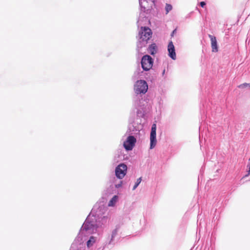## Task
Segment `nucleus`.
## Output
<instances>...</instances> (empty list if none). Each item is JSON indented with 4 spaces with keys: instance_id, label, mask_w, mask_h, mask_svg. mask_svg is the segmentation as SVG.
Segmentation results:
<instances>
[{
    "instance_id": "1",
    "label": "nucleus",
    "mask_w": 250,
    "mask_h": 250,
    "mask_svg": "<svg viewBox=\"0 0 250 250\" xmlns=\"http://www.w3.org/2000/svg\"><path fill=\"white\" fill-rule=\"evenodd\" d=\"M106 211L107 208L103 205L96 204L93 207L72 244L71 250H73L76 244L81 243L83 236L95 233L98 228L101 227L107 223Z\"/></svg>"
},
{
    "instance_id": "2",
    "label": "nucleus",
    "mask_w": 250,
    "mask_h": 250,
    "mask_svg": "<svg viewBox=\"0 0 250 250\" xmlns=\"http://www.w3.org/2000/svg\"><path fill=\"white\" fill-rule=\"evenodd\" d=\"M147 21V18L144 15V13H140V16L137 21L138 27H141V30L139 33V39L137 43V51L138 54H143L146 50V45L148 41L152 37V31L151 29L146 26H142V21Z\"/></svg>"
},
{
    "instance_id": "3",
    "label": "nucleus",
    "mask_w": 250,
    "mask_h": 250,
    "mask_svg": "<svg viewBox=\"0 0 250 250\" xmlns=\"http://www.w3.org/2000/svg\"><path fill=\"white\" fill-rule=\"evenodd\" d=\"M134 91L136 94H145L148 90V85L145 80H138L134 84Z\"/></svg>"
},
{
    "instance_id": "4",
    "label": "nucleus",
    "mask_w": 250,
    "mask_h": 250,
    "mask_svg": "<svg viewBox=\"0 0 250 250\" xmlns=\"http://www.w3.org/2000/svg\"><path fill=\"white\" fill-rule=\"evenodd\" d=\"M153 60L151 56L148 55H144L141 60V65L144 71H149L152 68Z\"/></svg>"
},
{
    "instance_id": "5",
    "label": "nucleus",
    "mask_w": 250,
    "mask_h": 250,
    "mask_svg": "<svg viewBox=\"0 0 250 250\" xmlns=\"http://www.w3.org/2000/svg\"><path fill=\"white\" fill-rule=\"evenodd\" d=\"M127 166L124 164H119L115 169L116 176L120 179H123L126 173Z\"/></svg>"
},
{
    "instance_id": "6",
    "label": "nucleus",
    "mask_w": 250,
    "mask_h": 250,
    "mask_svg": "<svg viewBox=\"0 0 250 250\" xmlns=\"http://www.w3.org/2000/svg\"><path fill=\"white\" fill-rule=\"evenodd\" d=\"M150 149H153L156 145V125L153 124L152 125L150 135Z\"/></svg>"
},
{
    "instance_id": "7",
    "label": "nucleus",
    "mask_w": 250,
    "mask_h": 250,
    "mask_svg": "<svg viewBox=\"0 0 250 250\" xmlns=\"http://www.w3.org/2000/svg\"><path fill=\"white\" fill-rule=\"evenodd\" d=\"M136 139L132 135H129L124 143L125 148L127 150H131L135 146Z\"/></svg>"
},
{
    "instance_id": "8",
    "label": "nucleus",
    "mask_w": 250,
    "mask_h": 250,
    "mask_svg": "<svg viewBox=\"0 0 250 250\" xmlns=\"http://www.w3.org/2000/svg\"><path fill=\"white\" fill-rule=\"evenodd\" d=\"M139 4L140 6L141 13H145L146 11H148L149 8L148 7H146V5L148 2V1H150L153 5L155 4V2L156 0H139Z\"/></svg>"
},
{
    "instance_id": "9",
    "label": "nucleus",
    "mask_w": 250,
    "mask_h": 250,
    "mask_svg": "<svg viewBox=\"0 0 250 250\" xmlns=\"http://www.w3.org/2000/svg\"><path fill=\"white\" fill-rule=\"evenodd\" d=\"M167 50L168 52L169 57L173 60H175L176 59V55L175 53V47L172 41H170L168 43L167 46Z\"/></svg>"
},
{
    "instance_id": "10",
    "label": "nucleus",
    "mask_w": 250,
    "mask_h": 250,
    "mask_svg": "<svg viewBox=\"0 0 250 250\" xmlns=\"http://www.w3.org/2000/svg\"><path fill=\"white\" fill-rule=\"evenodd\" d=\"M142 129L141 125H135V124H133L131 126L128 127L127 132L130 134H137L139 133L140 131Z\"/></svg>"
},
{
    "instance_id": "11",
    "label": "nucleus",
    "mask_w": 250,
    "mask_h": 250,
    "mask_svg": "<svg viewBox=\"0 0 250 250\" xmlns=\"http://www.w3.org/2000/svg\"><path fill=\"white\" fill-rule=\"evenodd\" d=\"M208 37L210 38L211 42L212 52L215 53L217 52L218 51V46L216 37L211 35H208Z\"/></svg>"
},
{
    "instance_id": "12",
    "label": "nucleus",
    "mask_w": 250,
    "mask_h": 250,
    "mask_svg": "<svg viewBox=\"0 0 250 250\" xmlns=\"http://www.w3.org/2000/svg\"><path fill=\"white\" fill-rule=\"evenodd\" d=\"M119 229H120V226H117L116 227V228L112 230V233H111L110 240L108 244V245H111L112 244V242L114 240V238L117 235Z\"/></svg>"
},
{
    "instance_id": "13",
    "label": "nucleus",
    "mask_w": 250,
    "mask_h": 250,
    "mask_svg": "<svg viewBox=\"0 0 250 250\" xmlns=\"http://www.w3.org/2000/svg\"><path fill=\"white\" fill-rule=\"evenodd\" d=\"M146 49H147L148 51L151 55H154L157 52V46L155 43H152L149 45L148 47Z\"/></svg>"
},
{
    "instance_id": "14",
    "label": "nucleus",
    "mask_w": 250,
    "mask_h": 250,
    "mask_svg": "<svg viewBox=\"0 0 250 250\" xmlns=\"http://www.w3.org/2000/svg\"><path fill=\"white\" fill-rule=\"evenodd\" d=\"M96 237L91 236L90 237L89 240L86 242L87 247L89 248L93 246L96 242Z\"/></svg>"
},
{
    "instance_id": "15",
    "label": "nucleus",
    "mask_w": 250,
    "mask_h": 250,
    "mask_svg": "<svg viewBox=\"0 0 250 250\" xmlns=\"http://www.w3.org/2000/svg\"><path fill=\"white\" fill-rule=\"evenodd\" d=\"M117 199V196L114 195L112 197V198L110 200V201H109V202L108 203V206H113L114 204L115 203Z\"/></svg>"
},
{
    "instance_id": "16",
    "label": "nucleus",
    "mask_w": 250,
    "mask_h": 250,
    "mask_svg": "<svg viewBox=\"0 0 250 250\" xmlns=\"http://www.w3.org/2000/svg\"><path fill=\"white\" fill-rule=\"evenodd\" d=\"M172 9V6L171 4L167 3L165 6L166 13L167 14Z\"/></svg>"
},
{
    "instance_id": "17",
    "label": "nucleus",
    "mask_w": 250,
    "mask_h": 250,
    "mask_svg": "<svg viewBox=\"0 0 250 250\" xmlns=\"http://www.w3.org/2000/svg\"><path fill=\"white\" fill-rule=\"evenodd\" d=\"M142 181V178L141 177L138 178L136 181V182L135 183V185H134L133 187V188L132 189L133 190H135L137 188V187L139 185V184H140L141 182Z\"/></svg>"
},
{
    "instance_id": "18",
    "label": "nucleus",
    "mask_w": 250,
    "mask_h": 250,
    "mask_svg": "<svg viewBox=\"0 0 250 250\" xmlns=\"http://www.w3.org/2000/svg\"><path fill=\"white\" fill-rule=\"evenodd\" d=\"M248 86L250 87V83H245L238 86V88H244Z\"/></svg>"
},
{
    "instance_id": "19",
    "label": "nucleus",
    "mask_w": 250,
    "mask_h": 250,
    "mask_svg": "<svg viewBox=\"0 0 250 250\" xmlns=\"http://www.w3.org/2000/svg\"><path fill=\"white\" fill-rule=\"evenodd\" d=\"M137 116H138L139 117H141V118L144 117V116H145L144 111L142 112L140 110L138 109L137 111Z\"/></svg>"
},
{
    "instance_id": "20",
    "label": "nucleus",
    "mask_w": 250,
    "mask_h": 250,
    "mask_svg": "<svg viewBox=\"0 0 250 250\" xmlns=\"http://www.w3.org/2000/svg\"><path fill=\"white\" fill-rule=\"evenodd\" d=\"M249 175H250V167H249V170L247 171V174L244 175L242 179H244L247 177H248Z\"/></svg>"
},
{
    "instance_id": "21",
    "label": "nucleus",
    "mask_w": 250,
    "mask_h": 250,
    "mask_svg": "<svg viewBox=\"0 0 250 250\" xmlns=\"http://www.w3.org/2000/svg\"><path fill=\"white\" fill-rule=\"evenodd\" d=\"M122 181H120V183L115 184V186L116 188H118L122 186Z\"/></svg>"
},
{
    "instance_id": "22",
    "label": "nucleus",
    "mask_w": 250,
    "mask_h": 250,
    "mask_svg": "<svg viewBox=\"0 0 250 250\" xmlns=\"http://www.w3.org/2000/svg\"><path fill=\"white\" fill-rule=\"evenodd\" d=\"M200 6L202 7H204V6L206 5V3L204 1H201L200 3Z\"/></svg>"
},
{
    "instance_id": "23",
    "label": "nucleus",
    "mask_w": 250,
    "mask_h": 250,
    "mask_svg": "<svg viewBox=\"0 0 250 250\" xmlns=\"http://www.w3.org/2000/svg\"><path fill=\"white\" fill-rule=\"evenodd\" d=\"M165 69H164V70L163 71V73H162L163 75H164L165 74Z\"/></svg>"
},
{
    "instance_id": "24",
    "label": "nucleus",
    "mask_w": 250,
    "mask_h": 250,
    "mask_svg": "<svg viewBox=\"0 0 250 250\" xmlns=\"http://www.w3.org/2000/svg\"><path fill=\"white\" fill-rule=\"evenodd\" d=\"M175 30H173V33H175Z\"/></svg>"
},
{
    "instance_id": "25",
    "label": "nucleus",
    "mask_w": 250,
    "mask_h": 250,
    "mask_svg": "<svg viewBox=\"0 0 250 250\" xmlns=\"http://www.w3.org/2000/svg\"><path fill=\"white\" fill-rule=\"evenodd\" d=\"M175 30H173V33H175Z\"/></svg>"
}]
</instances>
